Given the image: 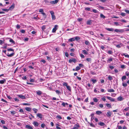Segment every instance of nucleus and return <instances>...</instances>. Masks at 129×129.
I'll use <instances>...</instances> for the list:
<instances>
[{
	"instance_id": "10",
	"label": "nucleus",
	"mask_w": 129,
	"mask_h": 129,
	"mask_svg": "<svg viewBox=\"0 0 129 129\" xmlns=\"http://www.w3.org/2000/svg\"><path fill=\"white\" fill-rule=\"evenodd\" d=\"M79 126L78 125L75 124L74 125V127L73 128V129H78Z\"/></svg>"
},
{
	"instance_id": "38",
	"label": "nucleus",
	"mask_w": 129,
	"mask_h": 129,
	"mask_svg": "<svg viewBox=\"0 0 129 129\" xmlns=\"http://www.w3.org/2000/svg\"><path fill=\"white\" fill-rule=\"evenodd\" d=\"M80 68L79 66H77L76 67V70L78 71L80 69Z\"/></svg>"
},
{
	"instance_id": "1",
	"label": "nucleus",
	"mask_w": 129,
	"mask_h": 129,
	"mask_svg": "<svg viewBox=\"0 0 129 129\" xmlns=\"http://www.w3.org/2000/svg\"><path fill=\"white\" fill-rule=\"evenodd\" d=\"M7 51L9 52L8 53L7 55L8 57H11L14 55V50L12 48L8 49H7Z\"/></svg>"
},
{
	"instance_id": "43",
	"label": "nucleus",
	"mask_w": 129,
	"mask_h": 129,
	"mask_svg": "<svg viewBox=\"0 0 129 129\" xmlns=\"http://www.w3.org/2000/svg\"><path fill=\"white\" fill-rule=\"evenodd\" d=\"M41 126L42 127L44 128L45 126V124L44 123H42L41 124Z\"/></svg>"
},
{
	"instance_id": "16",
	"label": "nucleus",
	"mask_w": 129,
	"mask_h": 129,
	"mask_svg": "<svg viewBox=\"0 0 129 129\" xmlns=\"http://www.w3.org/2000/svg\"><path fill=\"white\" fill-rule=\"evenodd\" d=\"M6 82V80L5 79H4L3 80H0V83L1 84H3L4 83Z\"/></svg>"
},
{
	"instance_id": "26",
	"label": "nucleus",
	"mask_w": 129,
	"mask_h": 129,
	"mask_svg": "<svg viewBox=\"0 0 129 129\" xmlns=\"http://www.w3.org/2000/svg\"><path fill=\"white\" fill-rule=\"evenodd\" d=\"M82 51L84 54H88V52L85 50H83Z\"/></svg>"
},
{
	"instance_id": "45",
	"label": "nucleus",
	"mask_w": 129,
	"mask_h": 129,
	"mask_svg": "<svg viewBox=\"0 0 129 129\" xmlns=\"http://www.w3.org/2000/svg\"><path fill=\"white\" fill-rule=\"evenodd\" d=\"M11 114L13 115L15 114L16 112L14 111H11L10 112Z\"/></svg>"
},
{
	"instance_id": "33",
	"label": "nucleus",
	"mask_w": 129,
	"mask_h": 129,
	"mask_svg": "<svg viewBox=\"0 0 129 129\" xmlns=\"http://www.w3.org/2000/svg\"><path fill=\"white\" fill-rule=\"evenodd\" d=\"M108 78L109 80H112L113 79L112 77L110 75H109L108 77Z\"/></svg>"
},
{
	"instance_id": "55",
	"label": "nucleus",
	"mask_w": 129,
	"mask_h": 129,
	"mask_svg": "<svg viewBox=\"0 0 129 129\" xmlns=\"http://www.w3.org/2000/svg\"><path fill=\"white\" fill-rule=\"evenodd\" d=\"M22 104L23 105L29 106L30 104H27V103H24Z\"/></svg>"
},
{
	"instance_id": "40",
	"label": "nucleus",
	"mask_w": 129,
	"mask_h": 129,
	"mask_svg": "<svg viewBox=\"0 0 129 129\" xmlns=\"http://www.w3.org/2000/svg\"><path fill=\"white\" fill-rule=\"evenodd\" d=\"M39 12H41V13L44 12L43 9H40L39 10Z\"/></svg>"
},
{
	"instance_id": "15",
	"label": "nucleus",
	"mask_w": 129,
	"mask_h": 129,
	"mask_svg": "<svg viewBox=\"0 0 129 129\" xmlns=\"http://www.w3.org/2000/svg\"><path fill=\"white\" fill-rule=\"evenodd\" d=\"M8 39H10L9 41L10 42L14 44H15V42L12 39L10 38H9Z\"/></svg>"
},
{
	"instance_id": "14",
	"label": "nucleus",
	"mask_w": 129,
	"mask_h": 129,
	"mask_svg": "<svg viewBox=\"0 0 129 129\" xmlns=\"http://www.w3.org/2000/svg\"><path fill=\"white\" fill-rule=\"evenodd\" d=\"M107 91L108 92H115V90L113 89H108Z\"/></svg>"
},
{
	"instance_id": "11",
	"label": "nucleus",
	"mask_w": 129,
	"mask_h": 129,
	"mask_svg": "<svg viewBox=\"0 0 129 129\" xmlns=\"http://www.w3.org/2000/svg\"><path fill=\"white\" fill-rule=\"evenodd\" d=\"M25 128L28 129H33L32 126L28 125H26L25 126Z\"/></svg>"
},
{
	"instance_id": "5",
	"label": "nucleus",
	"mask_w": 129,
	"mask_h": 129,
	"mask_svg": "<svg viewBox=\"0 0 129 129\" xmlns=\"http://www.w3.org/2000/svg\"><path fill=\"white\" fill-rule=\"evenodd\" d=\"M58 0H55L50 2V3L52 4H55L57 3L58 2Z\"/></svg>"
},
{
	"instance_id": "21",
	"label": "nucleus",
	"mask_w": 129,
	"mask_h": 129,
	"mask_svg": "<svg viewBox=\"0 0 129 129\" xmlns=\"http://www.w3.org/2000/svg\"><path fill=\"white\" fill-rule=\"evenodd\" d=\"M93 100L96 103L98 102L99 100L96 98H93Z\"/></svg>"
},
{
	"instance_id": "8",
	"label": "nucleus",
	"mask_w": 129,
	"mask_h": 129,
	"mask_svg": "<svg viewBox=\"0 0 129 129\" xmlns=\"http://www.w3.org/2000/svg\"><path fill=\"white\" fill-rule=\"evenodd\" d=\"M105 29L106 30L109 31H114V29L113 28H106Z\"/></svg>"
},
{
	"instance_id": "32",
	"label": "nucleus",
	"mask_w": 129,
	"mask_h": 129,
	"mask_svg": "<svg viewBox=\"0 0 129 129\" xmlns=\"http://www.w3.org/2000/svg\"><path fill=\"white\" fill-rule=\"evenodd\" d=\"M2 10L3 11H4L6 12H8L9 11V9H2Z\"/></svg>"
},
{
	"instance_id": "20",
	"label": "nucleus",
	"mask_w": 129,
	"mask_h": 129,
	"mask_svg": "<svg viewBox=\"0 0 129 129\" xmlns=\"http://www.w3.org/2000/svg\"><path fill=\"white\" fill-rule=\"evenodd\" d=\"M33 124L35 126H37L39 125V124L37 122H34L33 123Z\"/></svg>"
},
{
	"instance_id": "2",
	"label": "nucleus",
	"mask_w": 129,
	"mask_h": 129,
	"mask_svg": "<svg viewBox=\"0 0 129 129\" xmlns=\"http://www.w3.org/2000/svg\"><path fill=\"white\" fill-rule=\"evenodd\" d=\"M58 25H55L54 26V27L53 28L52 30V32L53 33H55L56 30L57 29V27H58Z\"/></svg>"
},
{
	"instance_id": "18",
	"label": "nucleus",
	"mask_w": 129,
	"mask_h": 129,
	"mask_svg": "<svg viewBox=\"0 0 129 129\" xmlns=\"http://www.w3.org/2000/svg\"><path fill=\"white\" fill-rule=\"evenodd\" d=\"M69 42H72L75 41V39L74 38H73L69 39Z\"/></svg>"
},
{
	"instance_id": "25",
	"label": "nucleus",
	"mask_w": 129,
	"mask_h": 129,
	"mask_svg": "<svg viewBox=\"0 0 129 129\" xmlns=\"http://www.w3.org/2000/svg\"><path fill=\"white\" fill-rule=\"evenodd\" d=\"M98 124L101 126H103L105 125V124L104 123L102 122H100L98 123Z\"/></svg>"
},
{
	"instance_id": "3",
	"label": "nucleus",
	"mask_w": 129,
	"mask_h": 129,
	"mask_svg": "<svg viewBox=\"0 0 129 129\" xmlns=\"http://www.w3.org/2000/svg\"><path fill=\"white\" fill-rule=\"evenodd\" d=\"M112 115V113L110 111H108L106 114L107 116L109 117H110Z\"/></svg>"
},
{
	"instance_id": "9",
	"label": "nucleus",
	"mask_w": 129,
	"mask_h": 129,
	"mask_svg": "<svg viewBox=\"0 0 129 129\" xmlns=\"http://www.w3.org/2000/svg\"><path fill=\"white\" fill-rule=\"evenodd\" d=\"M18 96L21 99H26L25 96L21 94L18 95Z\"/></svg>"
},
{
	"instance_id": "52",
	"label": "nucleus",
	"mask_w": 129,
	"mask_h": 129,
	"mask_svg": "<svg viewBox=\"0 0 129 129\" xmlns=\"http://www.w3.org/2000/svg\"><path fill=\"white\" fill-rule=\"evenodd\" d=\"M86 60H87L89 62L91 61V58H87L86 59Z\"/></svg>"
},
{
	"instance_id": "64",
	"label": "nucleus",
	"mask_w": 129,
	"mask_h": 129,
	"mask_svg": "<svg viewBox=\"0 0 129 129\" xmlns=\"http://www.w3.org/2000/svg\"><path fill=\"white\" fill-rule=\"evenodd\" d=\"M129 107H127V108H125L124 109V110H125L126 111H128V110H129Z\"/></svg>"
},
{
	"instance_id": "62",
	"label": "nucleus",
	"mask_w": 129,
	"mask_h": 129,
	"mask_svg": "<svg viewBox=\"0 0 129 129\" xmlns=\"http://www.w3.org/2000/svg\"><path fill=\"white\" fill-rule=\"evenodd\" d=\"M1 122L2 124H4L5 123V121L3 120H1Z\"/></svg>"
},
{
	"instance_id": "63",
	"label": "nucleus",
	"mask_w": 129,
	"mask_h": 129,
	"mask_svg": "<svg viewBox=\"0 0 129 129\" xmlns=\"http://www.w3.org/2000/svg\"><path fill=\"white\" fill-rule=\"evenodd\" d=\"M50 13L51 15H54V13L53 11H50Z\"/></svg>"
},
{
	"instance_id": "59",
	"label": "nucleus",
	"mask_w": 129,
	"mask_h": 129,
	"mask_svg": "<svg viewBox=\"0 0 129 129\" xmlns=\"http://www.w3.org/2000/svg\"><path fill=\"white\" fill-rule=\"evenodd\" d=\"M33 110L34 111L35 113H36L37 112V110L36 108H34L33 109Z\"/></svg>"
},
{
	"instance_id": "37",
	"label": "nucleus",
	"mask_w": 129,
	"mask_h": 129,
	"mask_svg": "<svg viewBox=\"0 0 129 129\" xmlns=\"http://www.w3.org/2000/svg\"><path fill=\"white\" fill-rule=\"evenodd\" d=\"M46 28L45 26V25L43 26L42 27V29L43 31H44Z\"/></svg>"
},
{
	"instance_id": "7",
	"label": "nucleus",
	"mask_w": 129,
	"mask_h": 129,
	"mask_svg": "<svg viewBox=\"0 0 129 129\" xmlns=\"http://www.w3.org/2000/svg\"><path fill=\"white\" fill-rule=\"evenodd\" d=\"M15 5L14 4H13L9 8V10H11L13 9L14 8Z\"/></svg>"
},
{
	"instance_id": "17",
	"label": "nucleus",
	"mask_w": 129,
	"mask_h": 129,
	"mask_svg": "<svg viewBox=\"0 0 129 129\" xmlns=\"http://www.w3.org/2000/svg\"><path fill=\"white\" fill-rule=\"evenodd\" d=\"M122 43H120L119 44L117 45L116 46L117 48H119L121 47V46H122Z\"/></svg>"
},
{
	"instance_id": "22",
	"label": "nucleus",
	"mask_w": 129,
	"mask_h": 129,
	"mask_svg": "<svg viewBox=\"0 0 129 129\" xmlns=\"http://www.w3.org/2000/svg\"><path fill=\"white\" fill-rule=\"evenodd\" d=\"M102 113V112L101 111H98L96 112V114L100 115Z\"/></svg>"
},
{
	"instance_id": "49",
	"label": "nucleus",
	"mask_w": 129,
	"mask_h": 129,
	"mask_svg": "<svg viewBox=\"0 0 129 129\" xmlns=\"http://www.w3.org/2000/svg\"><path fill=\"white\" fill-rule=\"evenodd\" d=\"M19 111L20 112L22 113L23 114H24V112L22 109H20L19 110Z\"/></svg>"
},
{
	"instance_id": "58",
	"label": "nucleus",
	"mask_w": 129,
	"mask_h": 129,
	"mask_svg": "<svg viewBox=\"0 0 129 129\" xmlns=\"http://www.w3.org/2000/svg\"><path fill=\"white\" fill-rule=\"evenodd\" d=\"M82 20V18H79L78 19V21L79 22L81 21Z\"/></svg>"
},
{
	"instance_id": "44",
	"label": "nucleus",
	"mask_w": 129,
	"mask_h": 129,
	"mask_svg": "<svg viewBox=\"0 0 129 129\" xmlns=\"http://www.w3.org/2000/svg\"><path fill=\"white\" fill-rule=\"evenodd\" d=\"M100 16L101 18H105V17L102 14H100Z\"/></svg>"
},
{
	"instance_id": "29",
	"label": "nucleus",
	"mask_w": 129,
	"mask_h": 129,
	"mask_svg": "<svg viewBox=\"0 0 129 129\" xmlns=\"http://www.w3.org/2000/svg\"><path fill=\"white\" fill-rule=\"evenodd\" d=\"M113 58H112L110 57L107 60V62H111L112 61Z\"/></svg>"
},
{
	"instance_id": "27",
	"label": "nucleus",
	"mask_w": 129,
	"mask_h": 129,
	"mask_svg": "<svg viewBox=\"0 0 129 129\" xmlns=\"http://www.w3.org/2000/svg\"><path fill=\"white\" fill-rule=\"evenodd\" d=\"M85 44L86 45H89L90 44V43L88 41L86 40L85 41Z\"/></svg>"
},
{
	"instance_id": "51",
	"label": "nucleus",
	"mask_w": 129,
	"mask_h": 129,
	"mask_svg": "<svg viewBox=\"0 0 129 129\" xmlns=\"http://www.w3.org/2000/svg\"><path fill=\"white\" fill-rule=\"evenodd\" d=\"M58 118H59L60 119H62L61 117L59 115H58L56 116Z\"/></svg>"
},
{
	"instance_id": "4",
	"label": "nucleus",
	"mask_w": 129,
	"mask_h": 129,
	"mask_svg": "<svg viewBox=\"0 0 129 129\" xmlns=\"http://www.w3.org/2000/svg\"><path fill=\"white\" fill-rule=\"evenodd\" d=\"M69 61L70 63H71L72 62L75 63L77 62V60L74 58H72L71 59H69Z\"/></svg>"
},
{
	"instance_id": "41",
	"label": "nucleus",
	"mask_w": 129,
	"mask_h": 129,
	"mask_svg": "<svg viewBox=\"0 0 129 129\" xmlns=\"http://www.w3.org/2000/svg\"><path fill=\"white\" fill-rule=\"evenodd\" d=\"M122 85L124 87H126L127 86V84H126V83H122Z\"/></svg>"
},
{
	"instance_id": "57",
	"label": "nucleus",
	"mask_w": 129,
	"mask_h": 129,
	"mask_svg": "<svg viewBox=\"0 0 129 129\" xmlns=\"http://www.w3.org/2000/svg\"><path fill=\"white\" fill-rule=\"evenodd\" d=\"M99 107L101 108H103V107L104 106L103 104H100L99 105Z\"/></svg>"
},
{
	"instance_id": "47",
	"label": "nucleus",
	"mask_w": 129,
	"mask_h": 129,
	"mask_svg": "<svg viewBox=\"0 0 129 129\" xmlns=\"http://www.w3.org/2000/svg\"><path fill=\"white\" fill-rule=\"evenodd\" d=\"M91 81L93 82V83H95L97 81L96 80L92 79Z\"/></svg>"
},
{
	"instance_id": "54",
	"label": "nucleus",
	"mask_w": 129,
	"mask_h": 129,
	"mask_svg": "<svg viewBox=\"0 0 129 129\" xmlns=\"http://www.w3.org/2000/svg\"><path fill=\"white\" fill-rule=\"evenodd\" d=\"M114 31L117 33L119 32V29H116Z\"/></svg>"
},
{
	"instance_id": "46",
	"label": "nucleus",
	"mask_w": 129,
	"mask_h": 129,
	"mask_svg": "<svg viewBox=\"0 0 129 129\" xmlns=\"http://www.w3.org/2000/svg\"><path fill=\"white\" fill-rule=\"evenodd\" d=\"M92 11L95 13H96L98 12L96 10L94 9H93L92 10Z\"/></svg>"
},
{
	"instance_id": "56",
	"label": "nucleus",
	"mask_w": 129,
	"mask_h": 129,
	"mask_svg": "<svg viewBox=\"0 0 129 129\" xmlns=\"http://www.w3.org/2000/svg\"><path fill=\"white\" fill-rule=\"evenodd\" d=\"M125 14H126L124 13H121L120 15L122 16H125Z\"/></svg>"
},
{
	"instance_id": "19",
	"label": "nucleus",
	"mask_w": 129,
	"mask_h": 129,
	"mask_svg": "<svg viewBox=\"0 0 129 129\" xmlns=\"http://www.w3.org/2000/svg\"><path fill=\"white\" fill-rule=\"evenodd\" d=\"M117 99L119 101H121L123 100V98L121 96H120L117 98Z\"/></svg>"
},
{
	"instance_id": "24",
	"label": "nucleus",
	"mask_w": 129,
	"mask_h": 129,
	"mask_svg": "<svg viewBox=\"0 0 129 129\" xmlns=\"http://www.w3.org/2000/svg\"><path fill=\"white\" fill-rule=\"evenodd\" d=\"M37 116L41 118H42V115L41 114L38 113L37 114Z\"/></svg>"
},
{
	"instance_id": "39",
	"label": "nucleus",
	"mask_w": 129,
	"mask_h": 129,
	"mask_svg": "<svg viewBox=\"0 0 129 129\" xmlns=\"http://www.w3.org/2000/svg\"><path fill=\"white\" fill-rule=\"evenodd\" d=\"M55 91L56 92V93L58 94H60L61 93L60 92V91H59V90H56Z\"/></svg>"
},
{
	"instance_id": "23",
	"label": "nucleus",
	"mask_w": 129,
	"mask_h": 129,
	"mask_svg": "<svg viewBox=\"0 0 129 129\" xmlns=\"http://www.w3.org/2000/svg\"><path fill=\"white\" fill-rule=\"evenodd\" d=\"M25 109L28 112H30L31 111V108L29 107H26L25 108Z\"/></svg>"
},
{
	"instance_id": "28",
	"label": "nucleus",
	"mask_w": 129,
	"mask_h": 129,
	"mask_svg": "<svg viewBox=\"0 0 129 129\" xmlns=\"http://www.w3.org/2000/svg\"><path fill=\"white\" fill-rule=\"evenodd\" d=\"M37 94L38 95H40L42 94V92L40 91L39 90L37 92Z\"/></svg>"
},
{
	"instance_id": "6",
	"label": "nucleus",
	"mask_w": 129,
	"mask_h": 129,
	"mask_svg": "<svg viewBox=\"0 0 129 129\" xmlns=\"http://www.w3.org/2000/svg\"><path fill=\"white\" fill-rule=\"evenodd\" d=\"M106 97L108 100L112 102H114L115 101L114 99L111 97L108 96H107Z\"/></svg>"
},
{
	"instance_id": "31",
	"label": "nucleus",
	"mask_w": 129,
	"mask_h": 129,
	"mask_svg": "<svg viewBox=\"0 0 129 129\" xmlns=\"http://www.w3.org/2000/svg\"><path fill=\"white\" fill-rule=\"evenodd\" d=\"M75 40H76L78 41L80 40V38L78 37H76L75 38H74Z\"/></svg>"
},
{
	"instance_id": "13",
	"label": "nucleus",
	"mask_w": 129,
	"mask_h": 129,
	"mask_svg": "<svg viewBox=\"0 0 129 129\" xmlns=\"http://www.w3.org/2000/svg\"><path fill=\"white\" fill-rule=\"evenodd\" d=\"M91 20H88L87 22V24L90 25L91 24Z\"/></svg>"
},
{
	"instance_id": "36",
	"label": "nucleus",
	"mask_w": 129,
	"mask_h": 129,
	"mask_svg": "<svg viewBox=\"0 0 129 129\" xmlns=\"http://www.w3.org/2000/svg\"><path fill=\"white\" fill-rule=\"evenodd\" d=\"M90 8L89 7H86L85 8V10L88 11H90Z\"/></svg>"
},
{
	"instance_id": "61",
	"label": "nucleus",
	"mask_w": 129,
	"mask_h": 129,
	"mask_svg": "<svg viewBox=\"0 0 129 129\" xmlns=\"http://www.w3.org/2000/svg\"><path fill=\"white\" fill-rule=\"evenodd\" d=\"M14 99L16 101L18 102L19 101V100L16 98H14Z\"/></svg>"
},
{
	"instance_id": "35",
	"label": "nucleus",
	"mask_w": 129,
	"mask_h": 129,
	"mask_svg": "<svg viewBox=\"0 0 129 129\" xmlns=\"http://www.w3.org/2000/svg\"><path fill=\"white\" fill-rule=\"evenodd\" d=\"M126 77L125 76H123L122 77V81L125 80L126 79Z\"/></svg>"
},
{
	"instance_id": "12",
	"label": "nucleus",
	"mask_w": 129,
	"mask_h": 129,
	"mask_svg": "<svg viewBox=\"0 0 129 129\" xmlns=\"http://www.w3.org/2000/svg\"><path fill=\"white\" fill-rule=\"evenodd\" d=\"M41 14H42L43 16V18L42 19H45L46 17V14L44 13V12H43L42 13H41Z\"/></svg>"
},
{
	"instance_id": "30",
	"label": "nucleus",
	"mask_w": 129,
	"mask_h": 129,
	"mask_svg": "<svg viewBox=\"0 0 129 129\" xmlns=\"http://www.w3.org/2000/svg\"><path fill=\"white\" fill-rule=\"evenodd\" d=\"M67 89L70 91H71V87L70 86H69L68 85L67 87Z\"/></svg>"
},
{
	"instance_id": "42",
	"label": "nucleus",
	"mask_w": 129,
	"mask_h": 129,
	"mask_svg": "<svg viewBox=\"0 0 129 129\" xmlns=\"http://www.w3.org/2000/svg\"><path fill=\"white\" fill-rule=\"evenodd\" d=\"M4 41L5 40H4V41H3L2 40H0V44L1 45H2L4 43Z\"/></svg>"
},
{
	"instance_id": "50",
	"label": "nucleus",
	"mask_w": 129,
	"mask_h": 129,
	"mask_svg": "<svg viewBox=\"0 0 129 129\" xmlns=\"http://www.w3.org/2000/svg\"><path fill=\"white\" fill-rule=\"evenodd\" d=\"M107 106L108 107H111V105L109 104H106Z\"/></svg>"
},
{
	"instance_id": "60",
	"label": "nucleus",
	"mask_w": 129,
	"mask_h": 129,
	"mask_svg": "<svg viewBox=\"0 0 129 129\" xmlns=\"http://www.w3.org/2000/svg\"><path fill=\"white\" fill-rule=\"evenodd\" d=\"M108 53L110 54H111L113 53V52L112 51L109 50L108 51Z\"/></svg>"
},
{
	"instance_id": "53",
	"label": "nucleus",
	"mask_w": 129,
	"mask_h": 129,
	"mask_svg": "<svg viewBox=\"0 0 129 129\" xmlns=\"http://www.w3.org/2000/svg\"><path fill=\"white\" fill-rule=\"evenodd\" d=\"M61 105L63 106L64 107H66V105H65V103L62 102Z\"/></svg>"
},
{
	"instance_id": "34",
	"label": "nucleus",
	"mask_w": 129,
	"mask_h": 129,
	"mask_svg": "<svg viewBox=\"0 0 129 129\" xmlns=\"http://www.w3.org/2000/svg\"><path fill=\"white\" fill-rule=\"evenodd\" d=\"M51 16H52V19L53 20H54L55 19V18H56L55 16L54 15H51Z\"/></svg>"
},
{
	"instance_id": "48",
	"label": "nucleus",
	"mask_w": 129,
	"mask_h": 129,
	"mask_svg": "<svg viewBox=\"0 0 129 129\" xmlns=\"http://www.w3.org/2000/svg\"><path fill=\"white\" fill-rule=\"evenodd\" d=\"M124 30L123 29H119V32L121 33H123L124 32Z\"/></svg>"
}]
</instances>
